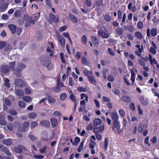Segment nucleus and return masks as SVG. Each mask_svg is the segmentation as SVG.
Returning <instances> with one entry per match:
<instances>
[{
  "mask_svg": "<svg viewBox=\"0 0 159 159\" xmlns=\"http://www.w3.org/2000/svg\"><path fill=\"white\" fill-rule=\"evenodd\" d=\"M132 3L131 2H130L128 5V9L129 10H131V11L133 12H134L136 11V7L135 6L132 7Z\"/></svg>",
  "mask_w": 159,
  "mask_h": 159,
  "instance_id": "obj_23",
  "label": "nucleus"
},
{
  "mask_svg": "<svg viewBox=\"0 0 159 159\" xmlns=\"http://www.w3.org/2000/svg\"><path fill=\"white\" fill-rule=\"evenodd\" d=\"M145 129L144 125L143 124H141L139 125L138 128V131L140 133H143V131Z\"/></svg>",
  "mask_w": 159,
  "mask_h": 159,
  "instance_id": "obj_26",
  "label": "nucleus"
},
{
  "mask_svg": "<svg viewBox=\"0 0 159 159\" xmlns=\"http://www.w3.org/2000/svg\"><path fill=\"white\" fill-rule=\"evenodd\" d=\"M4 84L7 88H9L10 87V84L9 83V80L8 79H6L5 80Z\"/></svg>",
  "mask_w": 159,
  "mask_h": 159,
  "instance_id": "obj_48",
  "label": "nucleus"
},
{
  "mask_svg": "<svg viewBox=\"0 0 159 159\" xmlns=\"http://www.w3.org/2000/svg\"><path fill=\"white\" fill-rule=\"evenodd\" d=\"M104 19L107 21H110L111 20V18L110 16L108 15H106L104 16Z\"/></svg>",
  "mask_w": 159,
  "mask_h": 159,
  "instance_id": "obj_44",
  "label": "nucleus"
},
{
  "mask_svg": "<svg viewBox=\"0 0 159 159\" xmlns=\"http://www.w3.org/2000/svg\"><path fill=\"white\" fill-rule=\"evenodd\" d=\"M1 150V151L4 152L5 154L7 156H10L11 155V153L9 150L5 147L2 148Z\"/></svg>",
  "mask_w": 159,
  "mask_h": 159,
  "instance_id": "obj_21",
  "label": "nucleus"
},
{
  "mask_svg": "<svg viewBox=\"0 0 159 159\" xmlns=\"http://www.w3.org/2000/svg\"><path fill=\"white\" fill-rule=\"evenodd\" d=\"M8 27L12 34H14L15 33L16 31V27L15 25L10 24L8 25Z\"/></svg>",
  "mask_w": 159,
  "mask_h": 159,
  "instance_id": "obj_12",
  "label": "nucleus"
},
{
  "mask_svg": "<svg viewBox=\"0 0 159 159\" xmlns=\"http://www.w3.org/2000/svg\"><path fill=\"white\" fill-rule=\"evenodd\" d=\"M5 104L8 106H10L11 105V101L8 99H6L4 101Z\"/></svg>",
  "mask_w": 159,
  "mask_h": 159,
  "instance_id": "obj_60",
  "label": "nucleus"
},
{
  "mask_svg": "<svg viewBox=\"0 0 159 159\" xmlns=\"http://www.w3.org/2000/svg\"><path fill=\"white\" fill-rule=\"evenodd\" d=\"M46 147V146H43L42 148H40L39 151L40 152L43 154L45 152Z\"/></svg>",
  "mask_w": 159,
  "mask_h": 159,
  "instance_id": "obj_55",
  "label": "nucleus"
},
{
  "mask_svg": "<svg viewBox=\"0 0 159 159\" xmlns=\"http://www.w3.org/2000/svg\"><path fill=\"white\" fill-rule=\"evenodd\" d=\"M25 148L23 146L19 145L18 147H15L13 148V152L17 153H21L23 152V150L25 149Z\"/></svg>",
  "mask_w": 159,
  "mask_h": 159,
  "instance_id": "obj_2",
  "label": "nucleus"
},
{
  "mask_svg": "<svg viewBox=\"0 0 159 159\" xmlns=\"http://www.w3.org/2000/svg\"><path fill=\"white\" fill-rule=\"evenodd\" d=\"M149 59L150 62V63L151 65L153 64H156L157 61L154 58H152V56L151 54L149 55Z\"/></svg>",
  "mask_w": 159,
  "mask_h": 159,
  "instance_id": "obj_18",
  "label": "nucleus"
},
{
  "mask_svg": "<svg viewBox=\"0 0 159 159\" xmlns=\"http://www.w3.org/2000/svg\"><path fill=\"white\" fill-rule=\"evenodd\" d=\"M22 99L26 102H30L32 101V98L30 97L26 96L23 97Z\"/></svg>",
  "mask_w": 159,
  "mask_h": 159,
  "instance_id": "obj_28",
  "label": "nucleus"
},
{
  "mask_svg": "<svg viewBox=\"0 0 159 159\" xmlns=\"http://www.w3.org/2000/svg\"><path fill=\"white\" fill-rule=\"evenodd\" d=\"M135 35L136 37L139 39H143L142 34L139 32H136L135 33Z\"/></svg>",
  "mask_w": 159,
  "mask_h": 159,
  "instance_id": "obj_38",
  "label": "nucleus"
},
{
  "mask_svg": "<svg viewBox=\"0 0 159 159\" xmlns=\"http://www.w3.org/2000/svg\"><path fill=\"white\" fill-rule=\"evenodd\" d=\"M15 93L16 96L18 97V98H20L24 95L23 91L20 89H18L15 90Z\"/></svg>",
  "mask_w": 159,
  "mask_h": 159,
  "instance_id": "obj_11",
  "label": "nucleus"
},
{
  "mask_svg": "<svg viewBox=\"0 0 159 159\" xmlns=\"http://www.w3.org/2000/svg\"><path fill=\"white\" fill-rule=\"evenodd\" d=\"M98 34L103 38L105 39L108 38L110 36V34L109 33H106L103 31V30L100 29L98 31Z\"/></svg>",
  "mask_w": 159,
  "mask_h": 159,
  "instance_id": "obj_5",
  "label": "nucleus"
},
{
  "mask_svg": "<svg viewBox=\"0 0 159 159\" xmlns=\"http://www.w3.org/2000/svg\"><path fill=\"white\" fill-rule=\"evenodd\" d=\"M18 67L17 68H18L20 70H21L23 69H25L26 67V66L25 65L22 63H20L18 64Z\"/></svg>",
  "mask_w": 159,
  "mask_h": 159,
  "instance_id": "obj_37",
  "label": "nucleus"
},
{
  "mask_svg": "<svg viewBox=\"0 0 159 159\" xmlns=\"http://www.w3.org/2000/svg\"><path fill=\"white\" fill-rule=\"evenodd\" d=\"M9 113L11 115H16L17 114V111L11 109L9 111Z\"/></svg>",
  "mask_w": 159,
  "mask_h": 159,
  "instance_id": "obj_56",
  "label": "nucleus"
},
{
  "mask_svg": "<svg viewBox=\"0 0 159 159\" xmlns=\"http://www.w3.org/2000/svg\"><path fill=\"white\" fill-rule=\"evenodd\" d=\"M52 90L54 92H57L61 90V89L60 87L57 85V86L56 87L53 88Z\"/></svg>",
  "mask_w": 159,
  "mask_h": 159,
  "instance_id": "obj_54",
  "label": "nucleus"
},
{
  "mask_svg": "<svg viewBox=\"0 0 159 159\" xmlns=\"http://www.w3.org/2000/svg\"><path fill=\"white\" fill-rule=\"evenodd\" d=\"M93 127H95V126L99 125L101 123V120L99 118L93 120Z\"/></svg>",
  "mask_w": 159,
  "mask_h": 159,
  "instance_id": "obj_15",
  "label": "nucleus"
},
{
  "mask_svg": "<svg viewBox=\"0 0 159 159\" xmlns=\"http://www.w3.org/2000/svg\"><path fill=\"white\" fill-rule=\"evenodd\" d=\"M52 126L53 128L55 127L57 125V120L56 118L53 117L51 119Z\"/></svg>",
  "mask_w": 159,
  "mask_h": 159,
  "instance_id": "obj_14",
  "label": "nucleus"
},
{
  "mask_svg": "<svg viewBox=\"0 0 159 159\" xmlns=\"http://www.w3.org/2000/svg\"><path fill=\"white\" fill-rule=\"evenodd\" d=\"M15 84L17 86L23 87L25 86V83L21 79H17L15 81Z\"/></svg>",
  "mask_w": 159,
  "mask_h": 159,
  "instance_id": "obj_3",
  "label": "nucleus"
},
{
  "mask_svg": "<svg viewBox=\"0 0 159 159\" xmlns=\"http://www.w3.org/2000/svg\"><path fill=\"white\" fill-rule=\"evenodd\" d=\"M29 137L32 141H35L37 140L36 137L34 135H29Z\"/></svg>",
  "mask_w": 159,
  "mask_h": 159,
  "instance_id": "obj_51",
  "label": "nucleus"
},
{
  "mask_svg": "<svg viewBox=\"0 0 159 159\" xmlns=\"http://www.w3.org/2000/svg\"><path fill=\"white\" fill-rule=\"evenodd\" d=\"M66 97V93H64L61 94L60 97L61 100H64Z\"/></svg>",
  "mask_w": 159,
  "mask_h": 159,
  "instance_id": "obj_53",
  "label": "nucleus"
},
{
  "mask_svg": "<svg viewBox=\"0 0 159 159\" xmlns=\"http://www.w3.org/2000/svg\"><path fill=\"white\" fill-rule=\"evenodd\" d=\"M57 41L60 43L62 46H64L65 45V39L62 37L58 35L57 36Z\"/></svg>",
  "mask_w": 159,
  "mask_h": 159,
  "instance_id": "obj_10",
  "label": "nucleus"
},
{
  "mask_svg": "<svg viewBox=\"0 0 159 159\" xmlns=\"http://www.w3.org/2000/svg\"><path fill=\"white\" fill-rule=\"evenodd\" d=\"M131 80L132 81V84H133L135 81V74L133 70H131Z\"/></svg>",
  "mask_w": 159,
  "mask_h": 159,
  "instance_id": "obj_30",
  "label": "nucleus"
},
{
  "mask_svg": "<svg viewBox=\"0 0 159 159\" xmlns=\"http://www.w3.org/2000/svg\"><path fill=\"white\" fill-rule=\"evenodd\" d=\"M40 124L41 126L46 128H48L50 125L49 122L47 120H42L40 122Z\"/></svg>",
  "mask_w": 159,
  "mask_h": 159,
  "instance_id": "obj_9",
  "label": "nucleus"
},
{
  "mask_svg": "<svg viewBox=\"0 0 159 159\" xmlns=\"http://www.w3.org/2000/svg\"><path fill=\"white\" fill-rule=\"evenodd\" d=\"M103 2V0H97L96 5L98 6H100L102 5Z\"/></svg>",
  "mask_w": 159,
  "mask_h": 159,
  "instance_id": "obj_61",
  "label": "nucleus"
},
{
  "mask_svg": "<svg viewBox=\"0 0 159 159\" xmlns=\"http://www.w3.org/2000/svg\"><path fill=\"white\" fill-rule=\"evenodd\" d=\"M84 73L88 77L91 76L92 75V73L90 71H89L85 69L84 70Z\"/></svg>",
  "mask_w": 159,
  "mask_h": 159,
  "instance_id": "obj_36",
  "label": "nucleus"
},
{
  "mask_svg": "<svg viewBox=\"0 0 159 159\" xmlns=\"http://www.w3.org/2000/svg\"><path fill=\"white\" fill-rule=\"evenodd\" d=\"M114 126L116 129L117 134H120L122 133V130L120 128V124L118 121L114 122Z\"/></svg>",
  "mask_w": 159,
  "mask_h": 159,
  "instance_id": "obj_6",
  "label": "nucleus"
},
{
  "mask_svg": "<svg viewBox=\"0 0 159 159\" xmlns=\"http://www.w3.org/2000/svg\"><path fill=\"white\" fill-rule=\"evenodd\" d=\"M84 142L83 141H82L79 146V147L78 148L77 150L78 152H80L82 150L84 146Z\"/></svg>",
  "mask_w": 159,
  "mask_h": 159,
  "instance_id": "obj_43",
  "label": "nucleus"
},
{
  "mask_svg": "<svg viewBox=\"0 0 159 159\" xmlns=\"http://www.w3.org/2000/svg\"><path fill=\"white\" fill-rule=\"evenodd\" d=\"M24 19L26 21L29 22L30 23V20H31V18H30L28 15H24Z\"/></svg>",
  "mask_w": 159,
  "mask_h": 159,
  "instance_id": "obj_58",
  "label": "nucleus"
},
{
  "mask_svg": "<svg viewBox=\"0 0 159 159\" xmlns=\"http://www.w3.org/2000/svg\"><path fill=\"white\" fill-rule=\"evenodd\" d=\"M70 94L69 98L73 102H75V96L71 90H69Z\"/></svg>",
  "mask_w": 159,
  "mask_h": 159,
  "instance_id": "obj_20",
  "label": "nucleus"
},
{
  "mask_svg": "<svg viewBox=\"0 0 159 159\" xmlns=\"http://www.w3.org/2000/svg\"><path fill=\"white\" fill-rule=\"evenodd\" d=\"M111 116L112 120L114 121H118L119 117L117 114L115 113H112L111 114Z\"/></svg>",
  "mask_w": 159,
  "mask_h": 159,
  "instance_id": "obj_16",
  "label": "nucleus"
},
{
  "mask_svg": "<svg viewBox=\"0 0 159 159\" xmlns=\"http://www.w3.org/2000/svg\"><path fill=\"white\" fill-rule=\"evenodd\" d=\"M10 70V68L9 66H3L1 68L2 71L4 73H8Z\"/></svg>",
  "mask_w": 159,
  "mask_h": 159,
  "instance_id": "obj_13",
  "label": "nucleus"
},
{
  "mask_svg": "<svg viewBox=\"0 0 159 159\" xmlns=\"http://www.w3.org/2000/svg\"><path fill=\"white\" fill-rule=\"evenodd\" d=\"M70 20L73 23H76L77 22V19L76 16L72 14H70L69 15Z\"/></svg>",
  "mask_w": 159,
  "mask_h": 159,
  "instance_id": "obj_17",
  "label": "nucleus"
},
{
  "mask_svg": "<svg viewBox=\"0 0 159 159\" xmlns=\"http://www.w3.org/2000/svg\"><path fill=\"white\" fill-rule=\"evenodd\" d=\"M92 41L93 43L97 45L98 44V39L95 36H92L91 37Z\"/></svg>",
  "mask_w": 159,
  "mask_h": 159,
  "instance_id": "obj_31",
  "label": "nucleus"
},
{
  "mask_svg": "<svg viewBox=\"0 0 159 159\" xmlns=\"http://www.w3.org/2000/svg\"><path fill=\"white\" fill-rule=\"evenodd\" d=\"M108 52L109 54L111 56H114L115 55L113 51L110 48H109L107 49Z\"/></svg>",
  "mask_w": 159,
  "mask_h": 159,
  "instance_id": "obj_62",
  "label": "nucleus"
},
{
  "mask_svg": "<svg viewBox=\"0 0 159 159\" xmlns=\"http://www.w3.org/2000/svg\"><path fill=\"white\" fill-rule=\"evenodd\" d=\"M48 102L51 103H54L56 101V100L54 98L52 97L49 96L48 97Z\"/></svg>",
  "mask_w": 159,
  "mask_h": 159,
  "instance_id": "obj_39",
  "label": "nucleus"
},
{
  "mask_svg": "<svg viewBox=\"0 0 159 159\" xmlns=\"http://www.w3.org/2000/svg\"><path fill=\"white\" fill-rule=\"evenodd\" d=\"M38 125V123L35 121H33L31 123L30 127L32 129L34 127L37 126Z\"/></svg>",
  "mask_w": 159,
  "mask_h": 159,
  "instance_id": "obj_45",
  "label": "nucleus"
},
{
  "mask_svg": "<svg viewBox=\"0 0 159 159\" xmlns=\"http://www.w3.org/2000/svg\"><path fill=\"white\" fill-rule=\"evenodd\" d=\"M14 16L15 17H20L21 16V13L20 11L19 10H16L14 13Z\"/></svg>",
  "mask_w": 159,
  "mask_h": 159,
  "instance_id": "obj_33",
  "label": "nucleus"
},
{
  "mask_svg": "<svg viewBox=\"0 0 159 159\" xmlns=\"http://www.w3.org/2000/svg\"><path fill=\"white\" fill-rule=\"evenodd\" d=\"M119 113L122 117L124 116L125 114V112L123 110H120L119 111Z\"/></svg>",
  "mask_w": 159,
  "mask_h": 159,
  "instance_id": "obj_63",
  "label": "nucleus"
},
{
  "mask_svg": "<svg viewBox=\"0 0 159 159\" xmlns=\"http://www.w3.org/2000/svg\"><path fill=\"white\" fill-rule=\"evenodd\" d=\"M82 62L83 65L85 66H88L89 65V62L87 60L85 57H83L82 58Z\"/></svg>",
  "mask_w": 159,
  "mask_h": 159,
  "instance_id": "obj_32",
  "label": "nucleus"
},
{
  "mask_svg": "<svg viewBox=\"0 0 159 159\" xmlns=\"http://www.w3.org/2000/svg\"><path fill=\"white\" fill-rule=\"evenodd\" d=\"M30 126V124L28 121L25 122L23 124L22 126L18 127V130L20 132H24L26 131V129L28 128Z\"/></svg>",
  "mask_w": 159,
  "mask_h": 159,
  "instance_id": "obj_1",
  "label": "nucleus"
},
{
  "mask_svg": "<svg viewBox=\"0 0 159 159\" xmlns=\"http://www.w3.org/2000/svg\"><path fill=\"white\" fill-rule=\"evenodd\" d=\"M8 6V4L7 3H5L1 5L0 8V11L1 12H3L5 11L7 9Z\"/></svg>",
  "mask_w": 159,
  "mask_h": 159,
  "instance_id": "obj_29",
  "label": "nucleus"
},
{
  "mask_svg": "<svg viewBox=\"0 0 159 159\" xmlns=\"http://www.w3.org/2000/svg\"><path fill=\"white\" fill-rule=\"evenodd\" d=\"M90 143L89 144V147L91 148H93L96 145V143L94 141L91 139H90Z\"/></svg>",
  "mask_w": 159,
  "mask_h": 159,
  "instance_id": "obj_35",
  "label": "nucleus"
},
{
  "mask_svg": "<svg viewBox=\"0 0 159 159\" xmlns=\"http://www.w3.org/2000/svg\"><path fill=\"white\" fill-rule=\"evenodd\" d=\"M11 45L9 43L6 44L4 49V51H7L8 50H11Z\"/></svg>",
  "mask_w": 159,
  "mask_h": 159,
  "instance_id": "obj_49",
  "label": "nucleus"
},
{
  "mask_svg": "<svg viewBox=\"0 0 159 159\" xmlns=\"http://www.w3.org/2000/svg\"><path fill=\"white\" fill-rule=\"evenodd\" d=\"M6 42L5 41H0V49H2L5 47Z\"/></svg>",
  "mask_w": 159,
  "mask_h": 159,
  "instance_id": "obj_50",
  "label": "nucleus"
},
{
  "mask_svg": "<svg viewBox=\"0 0 159 159\" xmlns=\"http://www.w3.org/2000/svg\"><path fill=\"white\" fill-rule=\"evenodd\" d=\"M123 100L125 102H129L131 101V98L127 96H124L122 97Z\"/></svg>",
  "mask_w": 159,
  "mask_h": 159,
  "instance_id": "obj_27",
  "label": "nucleus"
},
{
  "mask_svg": "<svg viewBox=\"0 0 159 159\" xmlns=\"http://www.w3.org/2000/svg\"><path fill=\"white\" fill-rule=\"evenodd\" d=\"M18 106L21 108H23L25 106V104L23 101H20L18 102Z\"/></svg>",
  "mask_w": 159,
  "mask_h": 159,
  "instance_id": "obj_40",
  "label": "nucleus"
},
{
  "mask_svg": "<svg viewBox=\"0 0 159 159\" xmlns=\"http://www.w3.org/2000/svg\"><path fill=\"white\" fill-rule=\"evenodd\" d=\"M49 18L52 21L55 23H57L58 21V18H55L54 15L53 14H50Z\"/></svg>",
  "mask_w": 159,
  "mask_h": 159,
  "instance_id": "obj_22",
  "label": "nucleus"
},
{
  "mask_svg": "<svg viewBox=\"0 0 159 159\" xmlns=\"http://www.w3.org/2000/svg\"><path fill=\"white\" fill-rule=\"evenodd\" d=\"M40 16L39 13H36L32 16L31 20H30V23L34 24L35 22L36 21L39 19Z\"/></svg>",
  "mask_w": 159,
  "mask_h": 159,
  "instance_id": "obj_4",
  "label": "nucleus"
},
{
  "mask_svg": "<svg viewBox=\"0 0 159 159\" xmlns=\"http://www.w3.org/2000/svg\"><path fill=\"white\" fill-rule=\"evenodd\" d=\"M139 98L141 103L143 106H146L148 105V102L146 100H145L143 97L141 96Z\"/></svg>",
  "mask_w": 159,
  "mask_h": 159,
  "instance_id": "obj_24",
  "label": "nucleus"
},
{
  "mask_svg": "<svg viewBox=\"0 0 159 159\" xmlns=\"http://www.w3.org/2000/svg\"><path fill=\"white\" fill-rule=\"evenodd\" d=\"M89 81L92 84H96L95 80L92 77L90 76L88 78Z\"/></svg>",
  "mask_w": 159,
  "mask_h": 159,
  "instance_id": "obj_42",
  "label": "nucleus"
},
{
  "mask_svg": "<svg viewBox=\"0 0 159 159\" xmlns=\"http://www.w3.org/2000/svg\"><path fill=\"white\" fill-rule=\"evenodd\" d=\"M108 145V139L107 138H105L104 140V149H107Z\"/></svg>",
  "mask_w": 159,
  "mask_h": 159,
  "instance_id": "obj_52",
  "label": "nucleus"
},
{
  "mask_svg": "<svg viewBox=\"0 0 159 159\" xmlns=\"http://www.w3.org/2000/svg\"><path fill=\"white\" fill-rule=\"evenodd\" d=\"M116 32L119 34L121 35L123 34V29L120 27H119L116 30Z\"/></svg>",
  "mask_w": 159,
  "mask_h": 159,
  "instance_id": "obj_34",
  "label": "nucleus"
},
{
  "mask_svg": "<svg viewBox=\"0 0 159 159\" xmlns=\"http://www.w3.org/2000/svg\"><path fill=\"white\" fill-rule=\"evenodd\" d=\"M28 116L30 119H34L37 117V114L35 113L32 112L28 113Z\"/></svg>",
  "mask_w": 159,
  "mask_h": 159,
  "instance_id": "obj_25",
  "label": "nucleus"
},
{
  "mask_svg": "<svg viewBox=\"0 0 159 159\" xmlns=\"http://www.w3.org/2000/svg\"><path fill=\"white\" fill-rule=\"evenodd\" d=\"M19 69L18 68H17L15 71L14 73L18 77H20L21 76V70Z\"/></svg>",
  "mask_w": 159,
  "mask_h": 159,
  "instance_id": "obj_41",
  "label": "nucleus"
},
{
  "mask_svg": "<svg viewBox=\"0 0 159 159\" xmlns=\"http://www.w3.org/2000/svg\"><path fill=\"white\" fill-rule=\"evenodd\" d=\"M157 29H153L151 30V34L153 36H154L157 34Z\"/></svg>",
  "mask_w": 159,
  "mask_h": 159,
  "instance_id": "obj_46",
  "label": "nucleus"
},
{
  "mask_svg": "<svg viewBox=\"0 0 159 159\" xmlns=\"http://www.w3.org/2000/svg\"><path fill=\"white\" fill-rule=\"evenodd\" d=\"M40 62L44 66H46L47 64L50 65V61L47 57L41 58Z\"/></svg>",
  "mask_w": 159,
  "mask_h": 159,
  "instance_id": "obj_7",
  "label": "nucleus"
},
{
  "mask_svg": "<svg viewBox=\"0 0 159 159\" xmlns=\"http://www.w3.org/2000/svg\"><path fill=\"white\" fill-rule=\"evenodd\" d=\"M60 58L61 59L62 62L65 63V61L64 59V54L63 53L61 52L60 54Z\"/></svg>",
  "mask_w": 159,
  "mask_h": 159,
  "instance_id": "obj_59",
  "label": "nucleus"
},
{
  "mask_svg": "<svg viewBox=\"0 0 159 159\" xmlns=\"http://www.w3.org/2000/svg\"><path fill=\"white\" fill-rule=\"evenodd\" d=\"M82 43L84 44H86L87 42V39L85 35H84L82 37Z\"/></svg>",
  "mask_w": 159,
  "mask_h": 159,
  "instance_id": "obj_47",
  "label": "nucleus"
},
{
  "mask_svg": "<svg viewBox=\"0 0 159 159\" xmlns=\"http://www.w3.org/2000/svg\"><path fill=\"white\" fill-rule=\"evenodd\" d=\"M137 27L139 29H141L143 27V23L141 21H139L137 24Z\"/></svg>",
  "mask_w": 159,
  "mask_h": 159,
  "instance_id": "obj_57",
  "label": "nucleus"
},
{
  "mask_svg": "<svg viewBox=\"0 0 159 159\" xmlns=\"http://www.w3.org/2000/svg\"><path fill=\"white\" fill-rule=\"evenodd\" d=\"M86 129L88 130L92 129V124L91 123H89L87 126Z\"/></svg>",
  "mask_w": 159,
  "mask_h": 159,
  "instance_id": "obj_64",
  "label": "nucleus"
},
{
  "mask_svg": "<svg viewBox=\"0 0 159 159\" xmlns=\"http://www.w3.org/2000/svg\"><path fill=\"white\" fill-rule=\"evenodd\" d=\"M94 131L95 133H102L104 129V126L103 125H101L100 126L94 127Z\"/></svg>",
  "mask_w": 159,
  "mask_h": 159,
  "instance_id": "obj_8",
  "label": "nucleus"
},
{
  "mask_svg": "<svg viewBox=\"0 0 159 159\" xmlns=\"http://www.w3.org/2000/svg\"><path fill=\"white\" fill-rule=\"evenodd\" d=\"M2 143L4 144L7 145H10L12 144V142L10 139L3 140Z\"/></svg>",
  "mask_w": 159,
  "mask_h": 159,
  "instance_id": "obj_19",
  "label": "nucleus"
}]
</instances>
